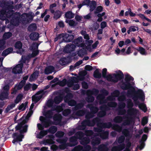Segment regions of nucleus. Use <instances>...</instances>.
Returning <instances> with one entry per match:
<instances>
[{"instance_id":"f257e3e1","label":"nucleus","mask_w":151,"mask_h":151,"mask_svg":"<svg viewBox=\"0 0 151 151\" xmlns=\"http://www.w3.org/2000/svg\"><path fill=\"white\" fill-rule=\"evenodd\" d=\"M121 87L123 90H128L127 91V95L132 97L135 104L138 105L139 108L144 112L147 111V108L146 105L143 103H140L138 101V99L142 101H145V94L142 90L139 89L136 91L130 82H124L123 81Z\"/></svg>"},{"instance_id":"f03ea898","label":"nucleus","mask_w":151,"mask_h":151,"mask_svg":"<svg viewBox=\"0 0 151 151\" xmlns=\"http://www.w3.org/2000/svg\"><path fill=\"white\" fill-rule=\"evenodd\" d=\"M118 72V73L113 74L112 76L111 74L108 75L107 81L109 82L116 83L119 81L123 80L124 78L123 73L120 70H119Z\"/></svg>"},{"instance_id":"7ed1b4c3","label":"nucleus","mask_w":151,"mask_h":151,"mask_svg":"<svg viewBox=\"0 0 151 151\" xmlns=\"http://www.w3.org/2000/svg\"><path fill=\"white\" fill-rule=\"evenodd\" d=\"M97 119H94L92 120L86 119L83 120L81 123V125H79L78 128L81 130H84L86 126L93 127L94 126L97 121Z\"/></svg>"},{"instance_id":"20e7f679","label":"nucleus","mask_w":151,"mask_h":151,"mask_svg":"<svg viewBox=\"0 0 151 151\" xmlns=\"http://www.w3.org/2000/svg\"><path fill=\"white\" fill-rule=\"evenodd\" d=\"M127 108L129 109L127 111L128 114L130 116H135L138 110L135 108H132L134 105L131 100H129L127 101Z\"/></svg>"},{"instance_id":"39448f33","label":"nucleus","mask_w":151,"mask_h":151,"mask_svg":"<svg viewBox=\"0 0 151 151\" xmlns=\"http://www.w3.org/2000/svg\"><path fill=\"white\" fill-rule=\"evenodd\" d=\"M25 120H23L21 122L18 124V125L15 127L16 131L19 130V132L21 134H23L27 132L28 129V125H23L26 123Z\"/></svg>"},{"instance_id":"423d86ee","label":"nucleus","mask_w":151,"mask_h":151,"mask_svg":"<svg viewBox=\"0 0 151 151\" xmlns=\"http://www.w3.org/2000/svg\"><path fill=\"white\" fill-rule=\"evenodd\" d=\"M122 134L124 135H121L117 139V142L119 144H122L124 143L125 140V137H130V132L128 129H124L122 131Z\"/></svg>"},{"instance_id":"0eeeda50","label":"nucleus","mask_w":151,"mask_h":151,"mask_svg":"<svg viewBox=\"0 0 151 151\" xmlns=\"http://www.w3.org/2000/svg\"><path fill=\"white\" fill-rule=\"evenodd\" d=\"M3 4L4 5L3 7V9L0 11V13L2 15H6V11L13 9L14 6L10 4L9 1H4Z\"/></svg>"},{"instance_id":"6e6552de","label":"nucleus","mask_w":151,"mask_h":151,"mask_svg":"<svg viewBox=\"0 0 151 151\" xmlns=\"http://www.w3.org/2000/svg\"><path fill=\"white\" fill-rule=\"evenodd\" d=\"M40 120L42 122L45 128H47L52 124L57 125L49 119L47 117L45 118L43 116H41L40 117Z\"/></svg>"},{"instance_id":"1a4fd4ad","label":"nucleus","mask_w":151,"mask_h":151,"mask_svg":"<svg viewBox=\"0 0 151 151\" xmlns=\"http://www.w3.org/2000/svg\"><path fill=\"white\" fill-rule=\"evenodd\" d=\"M77 139L78 138L75 135L70 137L69 138V142L68 143L70 147H74L77 145L78 144Z\"/></svg>"},{"instance_id":"9d476101","label":"nucleus","mask_w":151,"mask_h":151,"mask_svg":"<svg viewBox=\"0 0 151 151\" xmlns=\"http://www.w3.org/2000/svg\"><path fill=\"white\" fill-rule=\"evenodd\" d=\"M23 64H19L16 65L12 69V73L14 74L20 73H22Z\"/></svg>"},{"instance_id":"9b49d317","label":"nucleus","mask_w":151,"mask_h":151,"mask_svg":"<svg viewBox=\"0 0 151 151\" xmlns=\"http://www.w3.org/2000/svg\"><path fill=\"white\" fill-rule=\"evenodd\" d=\"M97 126H99L101 128L109 129L113 127V124L111 122H102L98 123L97 124Z\"/></svg>"},{"instance_id":"f8f14e48","label":"nucleus","mask_w":151,"mask_h":151,"mask_svg":"<svg viewBox=\"0 0 151 151\" xmlns=\"http://www.w3.org/2000/svg\"><path fill=\"white\" fill-rule=\"evenodd\" d=\"M86 104V101L84 100H82L81 102L76 104L75 106L72 108L73 111H76L82 109Z\"/></svg>"},{"instance_id":"ddd939ff","label":"nucleus","mask_w":151,"mask_h":151,"mask_svg":"<svg viewBox=\"0 0 151 151\" xmlns=\"http://www.w3.org/2000/svg\"><path fill=\"white\" fill-rule=\"evenodd\" d=\"M87 108H89L90 110V112L94 115L96 114L99 111L98 108L96 106H93L92 104H88L86 106Z\"/></svg>"},{"instance_id":"4468645a","label":"nucleus","mask_w":151,"mask_h":151,"mask_svg":"<svg viewBox=\"0 0 151 151\" xmlns=\"http://www.w3.org/2000/svg\"><path fill=\"white\" fill-rule=\"evenodd\" d=\"M74 37V36L73 35L66 34L64 36L63 40L66 42H70L73 41Z\"/></svg>"},{"instance_id":"2eb2a0df","label":"nucleus","mask_w":151,"mask_h":151,"mask_svg":"<svg viewBox=\"0 0 151 151\" xmlns=\"http://www.w3.org/2000/svg\"><path fill=\"white\" fill-rule=\"evenodd\" d=\"M97 99L99 100L100 104H102L106 103L107 100L105 99V96L102 94H99L96 97Z\"/></svg>"},{"instance_id":"dca6fc26","label":"nucleus","mask_w":151,"mask_h":151,"mask_svg":"<svg viewBox=\"0 0 151 151\" xmlns=\"http://www.w3.org/2000/svg\"><path fill=\"white\" fill-rule=\"evenodd\" d=\"M97 99L99 100L100 104H102L106 103L107 100L105 99V96L102 94H99L96 97Z\"/></svg>"},{"instance_id":"f3484780","label":"nucleus","mask_w":151,"mask_h":151,"mask_svg":"<svg viewBox=\"0 0 151 151\" xmlns=\"http://www.w3.org/2000/svg\"><path fill=\"white\" fill-rule=\"evenodd\" d=\"M20 133V134H18L17 132L14 133L13 134L12 137L15 138L17 141L21 142L22 141V139L24 137V135Z\"/></svg>"},{"instance_id":"a211bd4d","label":"nucleus","mask_w":151,"mask_h":151,"mask_svg":"<svg viewBox=\"0 0 151 151\" xmlns=\"http://www.w3.org/2000/svg\"><path fill=\"white\" fill-rule=\"evenodd\" d=\"M39 35L37 32H33L31 33L29 35L30 38L32 40L36 41L38 40L39 37Z\"/></svg>"},{"instance_id":"6ab92c4d","label":"nucleus","mask_w":151,"mask_h":151,"mask_svg":"<svg viewBox=\"0 0 151 151\" xmlns=\"http://www.w3.org/2000/svg\"><path fill=\"white\" fill-rule=\"evenodd\" d=\"M54 67L52 65H49L46 67L45 70V73L46 74L52 73L54 70Z\"/></svg>"},{"instance_id":"aec40b11","label":"nucleus","mask_w":151,"mask_h":151,"mask_svg":"<svg viewBox=\"0 0 151 151\" xmlns=\"http://www.w3.org/2000/svg\"><path fill=\"white\" fill-rule=\"evenodd\" d=\"M82 37H80L75 39L73 41V42L76 46H78V47H82V44H80V43L82 42Z\"/></svg>"},{"instance_id":"412c9836","label":"nucleus","mask_w":151,"mask_h":151,"mask_svg":"<svg viewBox=\"0 0 151 151\" xmlns=\"http://www.w3.org/2000/svg\"><path fill=\"white\" fill-rule=\"evenodd\" d=\"M89 6V11L90 12H91L95 10L97 6L96 2L95 1L92 0L91 1V4Z\"/></svg>"},{"instance_id":"4be33fe9","label":"nucleus","mask_w":151,"mask_h":151,"mask_svg":"<svg viewBox=\"0 0 151 151\" xmlns=\"http://www.w3.org/2000/svg\"><path fill=\"white\" fill-rule=\"evenodd\" d=\"M98 150L99 151H108L109 148L106 145L102 144L99 146Z\"/></svg>"},{"instance_id":"5701e85b","label":"nucleus","mask_w":151,"mask_h":151,"mask_svg":"<svg viewBox=\"0 0 151 151\" xmlns=\"http://www.w3.org/2000/svg\"><path fill=\"white\" fill-rule=\"evenodd\" d=\"M81 140V144L83 145L89 144L90 141V139L87 137H83Z\"/></svg>"},{"instance_id":"b1692460","label":"nucleus","mask_w":151,"mask_h":151,"mask_svg":"<svg viewBox=\"0 0 151 151\" xmlns=\"http://www.w3.org/2000/svg\"><path fill=\"white\" fill-rule=\"evenodd\" d=\"M100 139L96 137L93 139L91 142V144L93 146L98 145L100 143Z\"/></svg>"},{"instance_id":"393cba45","label":"nucleus","mask_w":151,"mask_h":151,"mask_svg":"<svg viewBox=\"0 0 151 151\" xmlns=\"http://www.w3.org/2000/svg\"><path fill=\"white\" fill-rule=\"evenodd\" d=\"M63 99V97L60 95L56 96L54 99V102L56 104H59Z\"/></svg>"},{"instance_id":"a878e982","label":"nucleus","mask_w":151,"mask_h":151,"mask_svg":"<svg viewBox=\"0 0 151 151\" xmlns=\"http://www.w3.org/2000/svg\"><path fill=\"white\" fill-rule=\"evenodd\" d=\"M112 129L119 132H121L122 130V127L118 124H113Z\"/></svg>"},{"instance_id":"bb28decb","label":"nucleus","mask_w":151,"mask_h":151,"mask_svg":"<svg viewBox=\"0 0 151 151\" xmlns=\"http://www.w3.org/2000/svg\"><path fill=\"white\" fill-rule=\"evenodd\" d=\"M76 111L75 114L76 115L79 116H83L86 114V110L85 109L79 110Z\"/></svg>"},{"instance_id":"cd10ccee","label":"nucleus","mask_w":151,"mask_h":151,"mask_svg":"<svg viewBox=\"0 0 151 151\" xmlns=\"http://www.w3.org/2000/svg\"><path fill=\"white\" fill-rule=\"evenodd\" d=\"M62 13L61 11L59 10L56 11L54 14V18L56 20L58 19L61 17Z\"/></svg>"},{"instance_id":"c85d7f7f","label":"nucleus","mask_w":151,"mask_h":151,"mask_svg":"<svg viewBox=\"0 0 151 151\" xmlns=\"http://www.w3.org/2000/svg\"><path fill=\"white\" fill-rule=\"evenodd\" d=\"M47 133V130H42L37 135V137L39 139L42 138Z\"/></svg>"},{"instance_id":"c756f323","label":"nucleus","mask_w":151,"mask_h":151,"mask_svg":"<svg viewBox=\"0 0 151 151\" xmlns=\"http://www.w3.org/2000/svg\"><path fill=\"white\" fill-rule=\"evenodd\" d=\"M65 16L67 19H71L74 17V14L71 11H68L65 13Z\"/></svg>"},{"instance_id":"7c9ffc66","label":"nucleus","mask_w":151,"mask_h":151,"mask_svg":"<svg viewBox=\"0 0 151 151\" xmlns=\"http://www.w3.org/2000/svg\"><path fill=\"white\" fill-rule=\"evenodd\" d=\"M124 118L120 116H117L115 117L113 119V121L114 122L117 123H120L123 121Z\"/></svg>"},{"instance_id":"2f4dec72","label":"nucleus","mask_w":151,"mask_h":151,"mask_svg":"<svg viewBox=\"0 0 151 151\" xmlns=\"http://www.w3.org/2000/svg\"><path fill=\"white\" fill-rule=\"evenodd\" d=\"M47 130V132H49L50 133L54 134L57 132V127L55 126H52Z\"/></svg>"},{"instance_id":"473e14b6","label":"nucleus","mask_w":151,"mask_h":151,"mask_svg":"<svg viewBox=\"0 0 151 151\" xmlns=\"http://www.w3.org/2000/svg\"><path fill=\"white\" fill-rule=\"evenodd\" d=\"M53 118L54 121H58L60 122L61 121L62 116L60 114H56L54 115Z\"/></svg>"},{"instance_id":"72a5a7b5","label":"nucleus","mask_w":151,"mask_h":151,"mask_svg":"<svg viewBox=\"0 0 151 151\" xmlns=\"http://www.w3.org/2000/svg\"><path fill=\"white\" fill-rule=\"evenodd\" d=\"M93 77L96 78H100L101 77V74L99 72V69H97L94 71L93 74Z\"/></svg>"},{"instance_id":"f704fd0d","label":"nucleus","mask_w":151,"mask_h":151,"mask_svg":"<svg viewBox=\"0 0 151 151\" xmlns=\"http://www.w3.org/2000/svg\"><path fill=\"white\" fill-rule=\"evenodd\" d=\"M23 95L21 93L19 94L16 97L14 101V103L16 104L18 103L23 99Z\"/></svg>"},{"instance_id":"c9c22d12","label":"nucleus","mask_w":151,"mask_h":151,"mask_svg":"<svg viewBox=\"0 0 151 151\" xmlns=\"http://www.w3.org/2000/svg\"><path fill=\"white\" fill-rule=\"evenodd\" d=\"M16 104L15 103H12L7 106L4 111V112L6 113H8L9 111L15 106Z\"/></svg>"},{"instance_id":"e433bc0d","label":"nucleus","mask_w":151,"mask_h":151,"mask_svg":"<svg viewBox=\"0 0 151 151\" xmlns=\"http://www.w3.org/2000/svg\"><path fill=\"white\" fill-rule=\"evenodd\" d=\"M37 28L36 25L35 24H30L28 27V30L30 32L35 31Z\"/></svg>"},{"instance_id":"4c0bfd02","label":"nucleus","mask_w":151,"mask_h":151,"mask_svg":"<svg viewBox=\"0 0 151 151\" xmlns=\"http://www.w3.org/2000/svg\"><path fill=\"white\" fill-rule=\"evenodd\" d=\"M8 10V11L6 12V17L8 18L12 17L14 15V11L12 9H9Z\"/></svg>"},{"instance_id":"58836bf2","label":"nucleus","mask_w":151,"mask_h":151,"mask_svg":"<svg viewBox=\"0 0 151 151\" xmlns=\"http://www.w3.org/2000/svg\"><path fill=\"white\" fill-rule=\"evenodd\" d=\"M87 96L86 98V100L88 103L92 102L94 100V98L91 95L87 94Z\"/></svg>"},{"instance_id":"ea45409f","label":"nucleus","mask_w":151,"mask_h":151,"mask_svg":"<svg viewBox=\"0 0 151 151\" xmlns=\"http://www.w3.org/2000/svg\"><path fill=\"white\" fill-rule=\"evenodd\" d=\"M134 80L133 78L129 75L127 74L125 75L124 81L125 82H130V81H133Z\"/></svg>"},{"instance_id":"a19ab883","label":"nucleus","mask_w":151,"mask_h":151,"mask_svg":"<svg viewBox=\"0 0 151 151\" xmlns=\"http://www.w3.org/2000/svg\"><path fill=\"white\" fill-rule=\"evenodd\" d=\"M84 133L81 131H78L75 134V135L78 139L81 140L84 137Z\"/></svg>"},{"instance_id":"79ce46f5","label":"nucleus","mask_w":151,"mask_h":151,"mask_svg":"<svg viewBox=\"0 0 151 151\" xmlns=\"http://www.w3.org/2000/svg\"><path fill=\"white\" fill-rule=\"evenodd\" d=\"M12 35V34L10 32H5L3 36V39L6 40L10 38Z\"/></svg>"},{"instance_id":"37998d69","label":"nucleus","mask_w":151,"mask_h":151,"mask_svg":"<svg viewBox=\"0 0 151 151\" xmlns=\"http://www.w3.org/2000/svg\"><path fill=\"white\" fill-rule=\"evenodd\" d=\"M22 44L20 41H17L16 42L14 47L16 49H22Z\"/></svg>"},{"instance_id":"c03bdc74","label":"nucleus","mask_w":151,"mask_h":151,"mask_svg":"<svg viewBox=\"0 0 151 151\" xmlns=\"http://www.w3.org/2000/svg\"><path fill=\"white\" fill-rule=\"evenodd\" d=\"M132 119H133L132 117H129L128 118V119L127 120H125L122 123V125L126 126L129 125L132 122Z\"/></svg>"},{"instance_id":"a18cd8bd","label":"nucleus","mask_w":151,"mask_h":151,"mask_svg":"<svg viewBox=\"0 0 151 151\" xmlns=\"http://www.w3.org/2000/svg\"><path fill=\"white\" fill-rule=\"evenodd\" d=\"M70 48H71L70 45L69 44L66 45L63 50V52L65 53H70L72 51V50H71Z\"/></svg>"},{"instance_id":"49530a36","label":"nucleus","mask_w":151,"mask_h":151,"mask_svg":"<svg viewBox=\"0 0 151 151\" xmlns=\"http://www.w3.org/2000/svg\"><path fill=\"white\" fill-rule=\"evenodd\" d=\"M87 53L86 50L83 48L79 50L78 54L79 57H82Z\"/></svg>"},{"instance_id":"de8ad7c7","label":"nucleus","mask_w":151,"mask_h":151,"mask_svg":"<svg viewBox=\"0 0 151 151\" xmlns=\"http://www.w3.org/2000/svg\"><path fill=\"white\" fill-rule=\"evenodd\" d=\"M142 55H146V52L145 49L143 47H140L139 48L137 47L135 48Z\"/></svg>"},{"instance_id":"09e8293b","label":"nucleus","mask_w":151,"mask_h":151,"mask_svg":"<svg viewBox=\"0 0 151 151\" xmlns=\"http://www.w3.org/2000/svg\"><path fill=\"white\" fill-rule=\"evenodd\" d=\"M109 132L107 131H104L100 134V137L103 139H106L108 138Z\"/></svg>"},{"instance_id":"8fccbe9b","label":"nucleus","mask_w":151,"mask_h":151,"mask_svg":"<svg viewBox=\"0 0 151 151\" xmlns=\"http://www.w3.org/2000/svg\"><path fill=\"white\" fill-rule=\"evenodd\" d=\"M13 82L12 80H9L7 82V84L4 87V90L5 91H8L9 89V86L10 85V83Z\"/></svg>"},{"instance_id":"3c124183","label":"nucleus","mask_w":151,"mask_h":151,"mask_svg":"<svg viewBox=\"0 0 151 151\" xmlns=\"http://www.w3.org/2000/svg\"><path fill=\"white\" fill-rule=\"evenodd\" d=\"M97 14V17H98V18L97 19V21L100 22L103 20V19L102 17L105 14V13L103 12L102 13H99Z\"/></svg>"},{"instance_id":"603ef678","label":"nucleus","mask_w":151,"mask_h":151,"mask_svg":"<svg viewBox=\"0 0 151 151\" xmlns=\"http://www.w3.org/2000/svg\"><path fill=\"white\" fill-rule=\"evenodd\" d=\"M103 7L101 6L96 7V9L94 11L95 14H97L103 11Z\"/></svg>"},{"instance_id":"864d4df0","label":"nucleus","mask_w":151,"mask_h":151,"mask_svg":"<svg viewBox=\"0 0 151 151\" xmlns=\"http://www.w3.org/2000/svg\"><path fill=\"white\" fill-rule=\"evenodd\" d=\"M53 114V113L51 110H48L46 112L44 115L47 118H51Z\"/></svg>"},{"instance_id":"5fc2aeb1","label":"nucleus","mask_w":151,"mask_h":151,"mask_svg":"<svg viewBox=\"0 0 151 151\" xmlns=\"http://www.w3.org/2000/svg\"><path fill=\"white\" fill-rule=\"evenodd\" d=\"M26 82L25 81L22 80L16 86L18 88V89H21L23 86L25 85Z\"/></svg>"},{"instance_id":"6e6d98bb","label":"nucleus","mask_w":151,"mask_h":151,"mask_svg":"<svg viewBox=\"0 0 151 151\" xmlns=\"http://www.w3.org/2000/svg\"><path fill=\"white\" fill-rule=\"evenodd\" d=\"M40 13V12L39 11H37L35 14V15H34V14H33L34 15H32L33 13L32 12H29L28 14H26V16L27 17H28L29 16L30 17V19L31 20H32L33 17L35 16H37Z\"/></svg>"},{"instance_id":"4d7b16f0","label":"nucleus","mask_w":151,"mask_h":151,"mask_svg":"<svg viewBox=\"0 0 151 151\" xmlns=\"http://www.w3.org/2000/svg\"><path fill=\"white\" fill-rule=\"evenodd\" d=\"M53 141L51 139H47L44 140L43 141V144L45 145H51L53 144Z\"/></svg>"},{"instance_id":"13d9d810","label":"nucleus","mask_w":151,"mask_h":151,"mask_svg":"<svg viewBox=\"0 0 151 151\" xmlns=\"http://www.w3.org/2000/svg\"><path fill=\"white\" fill-rule=\"evenodd\" d=\"M27 102H26L24 104L22 103L18 107V109L19 110H22L23 111L25 110L26 109V106L27 105Z\"/></svg>"},{"instance_id":"bf43d9fd","label":"nucleus","mask_w":151,"mask_h":151,"mask_svg":"<svg viewBox=\"0 0 151 151\" xmlns=\"http://www.w3.org/2000/svg\"><path fill=\"white\" fill-rule=\"evenodd\" d=\"M87 72L85 71H82L80 74V80L83 81L85 78V76L87 75Z\"/></svg>"},{"instance_id":"052dcab7","label":"nucleus","mask_w":151,"mask_h":151,"mask_svg":"<svg viewBox=\"0 0 151 151\" xmlns=\"http://www.w3.org/2000/svg\"><path fill=\"white\" fill-rule=\"evenodd\" d=\"M85 114V118L88 120H90L91 118H93L94 116V114L90 112H88L87 113H86Z\"/></svg>"},{"instance_id":"680f3d73","label":"nucleus","mask_w":151,"mask_h":151,"mask_svg":"<svg viewBox=\"0 0 151 151\" xmlns=\"http://www.w3.org/2000/svg\"><path fill=\"white\" fill-rule=\"evenodd\" d=\"M100 109L101 110L106 111L110 109L109 108L106 104H103L100 107Z\"/></svg>"},{"instance_id":"e2e57ef3","label":"nucleus","mask_w":151,"mask_h":151,"mask_svg":"<svg viewBox=\"0 0 151 151\" xmlns=\"http://www.w3.org/2000/svg\"><path fill=\"white\" fill-rule=\"evenodd\" d=\"M8 95V91H4L1 93L0 95V98L1 99H4L7 97Z\"/></svg>"},{"instance_id":"0e129e2a","label":"nucleus","mask_w":151,"mask_h":151,"mask_svg":"<svg viewBox=\"0 0 151 151\" xmlns=\"http://www.w3.org/2000/svg\"><path fill=\"white\" fill-rule=\"evenodd\" d=\"M91 149V147L89 145H85L83 146V151H90Z\"/></svg>"},{"instance_id":"69168bd1","label":"nucleus","mask_w":151,"mask_h":151,"mask_svg":"<svg viewBox=\"0 0 151 151\" xmlns=\"http://www.w3.org/2000/svg\"><path fill=\"white\" fill-rule=\"evenodd\" d=\"M94 132L92 130H86L85 132V135L88 136H91L93 135Z\"/></svg>"},{"instance_id":"338daca9","label":"nucleus","mask_w":151,"mask_h":151,"mask_svg":"<svg viewBox=\"0 0 151 151\" xmlns=\"http://www.w3.org/2000/svg\"><path fill=\"white\" fill-rule=\"evenodd\" d=\"M107 105L109 107H115L117 105V104L115 102L111 101L107 103Z\"/></svg>"},{"instance_id":"774afa93","label":"nucleus","mask_w":151,"mask_h":151,"mask_svg":"<svg viewBox=\"0 0 151 151\" xmlns=\"http://www.w3.org/2000/svg\"><path fill=\"white\" fill-rule=\"evenodd\" d=\"M83 151V146L78 145L75 147L72 151Z\"/></svg>"}]
</instances>
